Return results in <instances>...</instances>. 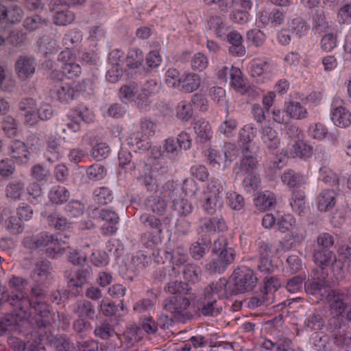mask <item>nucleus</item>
I'll return each mask as SVG.
<instances>
[{
  "label": "nucleus",
  "mask_w": 351,
  "mask_h": 351,
  "mask_svg": "<svg viewBox=\"0 0 351 351\" xmlns=\"http://www.w3.org/2000/svg\"><path fill=\"white\" fill-rule=\"evenodd\" d=\"M9 282L10 286L16 288V293L10 300V304L23 311L31 306L35 311V320L38 328L48 327L58 320V312L51 311L47 304L29 300L27 293L22 290L24 284H27L25 280L21 278H12Z\"/></svg>",
  "instance_id": "f257e3e1"
},
{
  "label": "nucleus",
  "mask_w": 351,
  "mask_h": 351,
  "mask_svg": "<svg viewBox=\"0 0 351 351\" xmlns=\"http://www.w3.org/2000/svg\"><path fill=\"white\" fill-rule=\"evenodd\" d=\"M255 136L254 128L252 125L245 126L239 133L238 144L242 153V159L240 165L233 169L237 178H242L245 173L254 172L256 168V147L252 142V138Z\"/></svg>",
  "instance_id": "f03ea898"
},
{
  "label": "nucleus",
  "mask_w": 351,
  "mask_h": 351,
  "mask_svg": "<svg viewBox=\"0 0 351 351\" xmlns=\"http://www.w3.org/2000/svg\"><path fill=\"white\" fill-rule=\"evenodd\" d=\"M227 280L221 278L212 282L204 292L199 309L204 315H217L223 309L222 300L226 297Z\"/></svg>",
  "instance_id": "7ed1b4c3"
},
{
  "label": "nucleus",
  "mask_w": 351,
  "mask_h": 351,
  "mask_svg": "<svg viewBox=\"0 0 351 351\" xmlns=\"http://www.w3.org/2000/svg\"><path fill=\"white\" fill-rule=\"evenodd\" d=\"M225 182L221 179L214 178L207 186L206 197L203 204L204 210L208 215H215L219 213L223 207V193L225 189Z\"/></svg>",
  "instance_id": "20e7f679"
},
{
  "label": "nucleus",
  "mask_w": 351,
  "mask_h": 351,
  "mask_svg": "<svg viewBox=\"0 0 351 351\" xmlns=\"http://www.w3.org/2000/svg\"><path fill=\"white\" fill-rule=\"evenodd\" d=\"M190 300L182 295H173L164 301V308L170 312L176 322H184L189 316Z\"/></svg>",
  "instance_id": "39448f33"
},
{
  "label": "nucleus",
  "mask_w": 351,
  "mask_h": 351,
  "mask_svg": "<svg viewBox=\"0 0 351 351\" xmlns=\"http://www.w3.org/2000/svg\"><path fill=\"white\" fill-rule=\"evenodd\" d=\"M232 284L236 292L251 291L257 284L258 278L252 269L243 267L234 270L232 276Z\"/></svg>",
  "instance_id": "423d86ee"
},
{
  "label": "nucleus",
  "mask_w": 351,
  "mask_h": 351,
  "mask_svg": "<svg viewBox=\"0 0 351 351\" xmlns=\"http://www.w3.org/2000/svg\"><path fill=\"white\" fill-rule=\"evenodd\" d=\"M304 289L308 295L313 296L317 300H326L329 292L334 290L325 277L308 280L304 284Z\"/></svg>",
  "instance_id": "0eeeda50"
},
{
  "label": "nucleus",
  "mask_w": 351,
  "mask_h": 351,
  "mask_svg": "<svg viewBox=\"0 0 351 351\" xmlns=\"http://www.w3.org/2000/svg\"><path fill=\"white\" fill-rule=\"evenodd\" d=\"M61 63L62 74L68 78L78 77L81 73V67L76 62V58L70 50H64L58 56Z\"/></svg>",
  "instance_id": "6e6552de"
},
{
  "label": "nucleus",
  "mask_w": 351,
  "mask_h": 351,
  "mask_svg": "<svg viewBox=\"0 0 351 351\" xmlns=\"http://www.w3.org/2000/svg\"><path fill=\"white\" fill-rule=\"evenodd\" d=\"M230 86L238 93L244 95H252L253 98L259 95L247 85V80L243 78L242 72L238 68L232 66L230 70Z\"/></svg>",
  "instance_id": "1a4fd4ad"
},
{
  "label": "nucleus",
  "mask_w": 351,
  "mask_h": 351,
  "mask_svg": "<svg viewBox=\"0 0 351 351\" xmlns=\"http://www.w3.org/2000/svg\"><path fill=\"white\" fill-rule=\"evenodd\" d=\"M55 241H56V236L47 232L25 237L23 240L25 245L30 249H36L41 247L47 248L51 245V243Z\"/></svg>",
  "instance_id": "9d476101"
},
{
  "label": "nucleus",
  "mask_w": 351,
  "mask_h": 351,
  "mask_svg": "<svg viewBox=\"0 0 351 351\" xmlns=\"http://www.w3.org/2000/svg\"><path fill=\"white\" fill-rule=\"evenodd\" d=\"M234 257L230 251L228 252L226 256L217 255V257L213 258L206 265V270L210 274L221 273L226 270L228 265L234 262Z\"/></svg>",
  "instance_id": "9b49d317"
},
{
  "label": "nucleus",
  "mask_w": 351,
  "mask_h": 351,
  "mask_svg": "<svg viewBox=\"0 0 351 351\" xmlns=\"http://www.w3.org/2000/svg\"><path fill=\"white\" fill-rule=\"evenodd\" d=\"M259 255L258 270L265 274L273 272L275 269V266L272 264L271 261V247L267 243H260Z\"/></svg>",
  "instance_id": "f8f14e48"
},
{
  "label": "nucleus",
  "mask_w": 351,
  "mask_h": 351,
  "mask_svg": "<svg viewBox=\"0 0 351 351\" xmlns=\"http://www.w3.org/2000/svg\"><path fill=\"white\" fill-rule=\"evenodd\" d=\"M36 66V61L33 57H20L16 62V71L19 77L23 80L31 77L35 73Z\"/></svg>",
  "instance_id": "ddd939ff"
},
{
  "label": "nucleus",
  "mask_w": 351,
  "mask_h": 351,
  "mask_svg": "<svg viewBox=\"0 0 351 351\" xmlns=\"http://www.w3.org/2000/svg\"><path fill=\"white\" fill-rule=\"evenodd\" d=\"M326 300L329 304L330 314L334 317H341L346 308V304L343 301V295L334 289L329 292Z\"/></svg>",
  "instance_id": "4468645a"
},
{
  "label": "nucleus",
  "mask_w": 351,
  "mask_h": 351,
  "mask_svg": "<svg viewBox=\"0 0 351 351\" xmlns=\"http://www.w3.org/2000/svg\"><path fill=\"white\" fill-rule=\"evenodd\" d=\"M257 140L271 151L276 149L280 144L277 132L269 126L263 127L258 131Z\"/></svg>",
  "instance_id": "2eb2a0df"
},
{
  "label": "nucleus",
  "mask_w": 351,
  "mask_h": 351,
  "mask_svg": "<svg viewBox=\"0 0 351 351\" xmlns=\"http://www.w3.org/2000/svg\"><path fill=\"white\" fill-rule=\"evenodd\" d=\"M99 219L102 222L101 228L105 234H112L115 232L114 226L119 220L116 212L108 209H101L99 211Z\"/></svg>",
  "instance_id": "dca6fc26"
},
{
  "label": "nucleus",
  "mask_w": 351,
  "mask_h": 351,
  "mask_svg": "<svg viewBox=\"0 0 351 351\" xmlns=\"http://www.w3.org/2000/svg\"><path fill=\"white\" fill-rule=\"evenodd\" d=\"M340 317H334L329 320L328 328L334 332V341L337 346L349 344L351 341L350 337L345 336L344 331L341 330Z\"/></svg>",
  "instance_id": "f3484780"
},
{
  "label": "nucleus",
  "mask_w": 351,
  "mask_h": 351,
  "mask_svg": "<svg viewBox=\"0 0 351 351\" xmlns=\"http://www.w3.org/2000/svg\"><path fill=\"white\" fill-rule=\"evenodd\" d=\"M8 149L12 158L19 162H26L28 160L30 152L23 142L19 140L11 141L8 145Z\"/></svg>",
  "instance_id": "a211bd4d"
},
{
  "label": "nucleus",
  "mask_w": 351,
  "mask_h": 351,
  "mask_svg": "<svg viewBox=\"0 0 351 351\" xmlns=\"http://www.w3.org/2000/svg\"><path fill=\"white\" fill-rule=\"evenodd\" d=\"M193 129L196 134V141L199 143L208 142L213 136L212 127L206 120H198L194 123Z\"/></svg>",
  "instance_id": "6ab92c4d"
},
{
  "label": "nucleus",
  "mask_w": 351,
  "mask_h": 351,
  "mask_svg": "<svg viewBox=\"0 0 351 351\" xmlns=\"http://www.w3.org/2000/svg\"><path fill=\"white\" fill-rule=\"evenodd\" d=\"M199 228L202 232L211 233L223 231L226 229V226L223 219L220 216L201 219Z\"/></svg>",
  "instance_id": "aec40b11"
},
{
  "label": "nucleus",
  "mask_w": 351,
  "mask_h": 351,
  "mask_svg": "<svg viewBox=\"0 0 351 351\" xmlns=\"http://www.w3.org/2000/svg\"><path fill=\"white\" fill-rule=\"evenodd\" d=\"M208 152V159L210 164L215 168L224 170L228 160L227 152L223 149H210Z\"/></svg>",
  "instance_id": "412c9836"
},
{
  "label": "nucleus",
  "mask_w": 351,
  "mask_h": 351,
  "mask_svg": "<svg viewBox=\"0 0 351 351\" xmlns=\"http://www.w3.org/2000/svg\"><path fill=\"white\" fill-rule=\"evenodd\" d=\"M336 204V194L333 190L322 191L317 197V208L322 212L332 209Z\"/></svg>",
  "instance_id": "4be33fe9"
},
{
  "label": "nucleus",
  "mask_w": 351,
  "mask_h": 351,
  "mask_svg": "<svg viewBox=\"0 0 351 351\" xmlns=\"http://www.w3.org/2000/svg\"><path fill=\"white\" fill-rule=\"evenodd\" d=\"M331 119L335 125L340 128H346L351 124V113L342 106L333 110Z\"/></svg>",
  "instance_id": "5701e85b"
},
{
  "label": "nucleus",
  "mask_w": 351,
  "mask_h": 351,
  "mask_svg": "<svg viewBox=\"0 0 351 351\" xmlns=\"http://www.w3.org/2000/svg\"><path fill=\"white\" fill-rule=\"evenodd\" d=\"M160 195L168 202L171 200L173 202L182 196L181 189L176 182L169 180L162 186Z\"/></svg>",
  "instance_id": "b1692460"
},
{
  "label": "nucleus",
  "mask_w": 351,
  "mask_h": 351,
  "mask_svg": "<svg viewBox=\"0 0 351 351\" xmlns=\"http://www.w3.org/2000/svg\"><path fill=\"white\" fill-rule=\"evenodd\" d=\"M168 254L170 255L172 261L173 271H175L176 268L185 265L189 259L188 254L182 245L175 246Z\"/></svg>",
  "instance_id": "393cba45"
},
{
  "label": "nucleus",
  "mask_w": 351,
  "mask_h": 351,
  "mask_svg": "<svg viewBox=\"0 0 351 351\" xmlns=\"http://www.w3.org/2000/svg\"><path fill=\"white\" fill-rule=\"evenodd\" d=\"M74 312L83 320L86 318L93 319L95 315V311L93 304L86 300H78L77 302Z\"/></svg>",
  "instance_id": "a878e982"
},
{
  "label": "nucleus",
  "mask_w": 351,
  "mask_h": 351,
  "mask_svg": "<svg viewBox=\"0 0 351 351\" xmlns=\"http://www.w3.org/2000/svg\"><path fill=\"white\" fill-rule=\"evenodd\" d=\"M282 182L290 188H299L305 184V178L292 170L285 171L281 176Z\"/></svg>",
  "instance_id": "bb28decb"
},
{
  "label": "nucleus",
  "mask_w": 351,
  "mask_h": 351,
  "mask_svg": "<svg viewBox=\"0 0 351 351\" xmlns=\"http://www.w3.org/2000/svg\"><path fill=\"white\" fill-rule=\"evenodd\" d=\"M158 90V85L154 80L147 81L141 87V93L137 96V100L142 104L148 102L149 99L155 95Z\"/></svg>",
  "instance_id": "cd10ccee"
},
{
  "label": "nucleus",
  "mask_w": 351,
  "mask_h": 351,
  "mask_svg": "<svg viewBox=\"0 0 351 351\" xmlns=\"http://www.w3.org/2000/svg\"><path fill=\"white\" fill-rule=\"evenodd\" d=\"M254 204L258 210H266L275 206L276 198L272 193L266 191L254 199Z\"/></svg>",
  "instance_id": "c85d7f7f"
},
{
  "label": "nucleus",
  "mask_w": 351,
  "mask_h": 351,
  "mask_svg": "<svg viewBox=\"0 0 351 351\" xmlns=\"http://www.w3.org/2000/svg\"><path fill=\"white\" fill-rule=\"evenodd\" d=\"M309 28L306 22L300 17H295L289 23V31L298 38L305 36Z\"/></svg>",
  "instance_id": "c756f323"
},
{
  "label": "nucleus",
  "mask_w": 351,
  "mask_h": 351,
  "mask_svg": "<svg viewBox=\"0 0 351 351\" xmlns=\"http://www.w3.org/2000/svg\"><path fill=\"white\" fill-rule=\"evenodd\" d=\"M312 154L313 147L301 141H295L290 151V154L293 158H309Z\"/></svg>",
  "instance_id": "7c9ffc66"
},
{
  "label": "nucleus",
  "mask_w": 351,
  "mask_h": 351,
  "mask_svg": "<svg viewBox=\"0 0 351 351\" xmlns=\"http://www.w3.org/2000/svg\"><path fill=\"white\" fill-rule=\"evenodd\" d=\"M40 53L45 56L56 53L58 51L57 42L49 36H43L38 42Z\"/></svg>",
  "instance_id": "2f4dec72"
},
{
  "label": "nucleus",
  "mask_w": 351,
  "mask_h": 351,
  "mask_svg": "<svg viewBox=\"0 0 351 351\" xmlns=\"http://www.w3.org/2000/svg\"><path fill=\"white\" fill-rule=\"evenodd\" d=\"M58 128L64 133L71 134L79 131L80 125L78 121L75 118L66 116L58 122Z\"/></svg>",
  "instance_id": "473e14b6"
},
{
  "label": "nucleus",
  "mask_w": 351,
  "mask_h": 351,
  "mask_svg": "<svg viewBox=\"0 0 351 351\" xmlns=\"http://www.w3.org/2000/svg\"><path fill=\"white\" fill-rule=\"evenodd\" d=\"M201 84V78L199 75L195 73H187L182 79V88L188 93H191L197 90Z\"/></svg>",
  "instance_id": "72a5a7b5"
},
{
  "label": "nucleus",
  "mask_w": 351,
  "mask_h": 351,
  "mask_svg": "<svg viewBox=\"0 0 351 351\" xmlns=\"http://www.w3.org/2000/svg\"><path fill=\"white\" fill-rule=\"evenodd\" d=\"M227 39L228 42L232 44V46L229 49L231 53L235 55L243 54L244 51L242 46L243 38L239 32L232 31L228 33L227 35Z\"/></svg>",
  "instance_id": "f704fd0d"
},
{
  "label": "nucleus",
  "mask_w": 351,
  "mask_h": 351,
  "mask_svg": "<svg viewBox=\"0 0 351 351\" xmlns=\"http://www.w3.org/2000/svg\"><path fill=\"white\" fill-rule=\"evenodd\" d=\"M314 261L321 268L328 266L335 258V255L328 250L319 249L314 253Z\"/></svg>",
  "instance_id": "c9c22d12"
},
{
  "label": "nucleus",
  "mask_w": 351,
  "mask_h": 351,
  "mask_svg": "<svg viewBox=\"0 0 351 351\" xmlns=\"http://www.w3.org/2000/svg\"><path fill=\"white\" fill-rule=\"evenodd\" d=\"M202 274L201 268L194 263H188L184 265L182 269L183 278L185 280L191 282H197Z\"/></svg>",
  "instance_id": "e433bc0d"
},
{
  "label": "nucleus",
  "mask_w": 351,
  "mask_h": 351,
  "mask_svg": "<svg viewBox=\"0 0 351 351\" xmlns=\"http://www.w3.org/2000/svg\"><path fill=\"white\" fill-rule=\"evenodd\" d=\"M50 271L49 262L46 259H40L36 263L33 278L37 281L43 280L50 274Z\"/></svg>",
  "instance_id": "4c0bfd02"
},
{
  "label": "nucleus",
  "mask_w": 351,
  "mask_h": 351,
  "mask_svg": "<svg viewBox=\"0 0 351 351\" xmlns=\"http://www.w3.org/2000/svg\"><path fill=\"white\" fill-rule=\"evenodd\" d=\"M49 197L51 202L59 204L67 201L69 197V192L63 186H56L49 191Z\"/></svg>",
  "instance_id": "58836bf2"
},
{
  "label": "nucleus",
  "mask_w": 351,
  "mask_h": 351,
  "mask_svg": "<svg viewBox=\"0 0 351 351\" xmlns=\"http://www.w3.org/2000/svg\"><path fill=\"white\" fill-rule=\"evenodd\" d=\"M285 106L290 119H302L307 116L306 110L299 102L291 101L286 104Z\"/></svg>",
  "instance_id": "ea45409f"
},
{
  "label": "nucleus",
  "mask_w": 351,
  "mask_h": 351,
  "mask_svg": "<svg viewBox=\"0 0 351 351\" xmlns=\"http://www.w3.org/2000/svg\"><path fill=\"white\" fill-rule=\"evenodd\" d=\"M75 90L69 84H64L56 90L58 100L62 103L68 104L74 99Z\"/></svg>",
  "instance_id": "a19ab883"
},
{
  "label": "nucleus",
  "mask_w": 351,
  "mask_h": 351,
  "mask_svg": "<svg viewBox=\"0 0 351 351\" xmlns=\"http://www.w3.org/2000/svg\"><path fill=\"white\" fill-rule=\"evenodd\" d=\"M1 129L8 137L12 138L17 134L18 125L12 117L8 115L1 120Z\"/></svg>",
  "instance_id": "79ce46f5"
},
{
  "label": "nucleus",
  "mask_w": 351,
  "mask_h": 351,
  "mask_svg": "<svg viewBox=\"0 0 351 351\" xmlns=\"http://www.w3.org/2000/svg\"><path fill=\"white\" fill-rule=\"evenodd\" d=\"M227 202L230 208L234 211H242L245 205L243 197L237 192H230L227 194Z\"/></svg>",
  "instance_id": "37998d69"
},
{
  "label": "nucleus",
  "mask_w": 351,
  "mask_h": 351,
  "mask_svg": "<svg viewBox=\"0 0 351 351\" xmlns=\"http://www.w3.org/2000/svg\"><path fill=\"white\" fill-rule=\"evenodd\" d=\"M47 221L49 226L59 230H64L69 228L72 223L70 219H67L66 217H61L56 214L49 215L47 217Z\"/></svg>",
  "instance_id": "c03bdc74"
},
{
  "label": "nucleus",
  "mask_w": 351,
  "mask_h": 351,
  "mask_svg": "<svg viewBox=\"0 0 351 351\" xmlns=\"http://www.w3.org/2000/svg\"><path fill=\"white\" fill-rule=\"evenodd\" d=\"M66 243L65 241L56 236V241L53 242V243H51V245L46 248V253L49 257L58 258L64 254L66 249L64 245Z\"/></svg>",
  "instance_id": "a18cd8bd"
},
{
  "label": "nucleus",
  "mask_w": 351,
  "mask_h": 351,
  "mask_svg": "<svg viewBox=\"0 0 351 351\" xmlns=\"http://www.w3.org/2000/svg\"><path fill=\"white\" fill-rule=\"evenodd\" d=\"M167 199L162 198L160 195L158 197H154L152 199H149L147 202V207L154 213L162 215L167 210Z\"/></svg>",
  "instance_id": "49530a36"
},
{
  "label": "nucleus",
  "mask_w": 351,
  "mask_h": 351,
  "mask_svg": "<svg viewBox=\"0 0 351 351\" xmlns=\"http://www.w3.org/2000/svg\"><path fill=\"white\" fill-rule=\"evenodd\" d=\"M24 189V183L21 181H17L10 183L5 189V195L8 198L11 199H19Z\"/></svg>",
  "instance_id": "de8ad7c7"
},
{
  "label": "nucleus",
  "mask_w": 351,
  "mask_h": 351,
  "mask_svg": "<svg viewBox=\"0 0 351 351\" xmlns=\"http://www.w3.org/2000/svg\"><path fill=\"white\" fill-rule=\"evenodd\" d=\"M65 213L70 220L81 216L84 213V207L78 201H71L65 206Z\"/></svg>",
  "instance_id": "09e8293b"
},
{
  "label": "nucleus",
  "mask_w": 351,
  "mask_h": 351,
  "mask_svg": "<svg viewBox=\"0 0 351 351\" xmlns=\"http://www.w3.org/2000/svg\"><path fill=\"white\" fill-rule=\"evenodd\" d=\"M290 205L293 211L299 215L302 213L305 209V196L300 191L293 193Z\"/></svg>",
  "instance_id": "8fccbe9b"
},
{
  "label": "nucleus",
  "mask_w": 351,
  "mask_h": 351,
  "mask_svg": "<svg viewBox=\"0 0 351 351\" xmlns=\"http://www.w3.org/2000/svg\"><path fill=\"white\" fill-rule=\"evenodd\" d=\"M173 210H174L178 215L180 216H186L191 213L192 211V206L189 204L186 199H184L182 196L176 199L175 202H172L171 206Z\"/></svg>",
  "instance_id": "3c124183"
},
{
  "label": "nucleus",
  "mask_w": 351,
  "mask_h": 351,
  "mask_svg": "<svg viewBox=\"0 0 351 351\" xmlns=\"http://www.w3.org/2000/svg\"><path fill=\"white\" fill-rule=\"evenodd\" d=\"M213 250L217 255L226 256L228 254V252L230 251L232 255L235 256L234 250L228 245L227 239L224 237H220L214 242Z\"/></svg>",
  "instance_id": "603ef678"
},
{
  "label": "nucleus",
  "mask_w": 351,
  "mask_h": 351,
  "mask_svg": "<svg viewBox=\"0 0 351 351\" xmlns=\"http://www.w3.org/2000/svg\"><path fill=\"white\" fill-rule=\"evenodd\" d=\"M110 152L109 146L106 143H97L91 149V156L99 160L108 156Z\"/></svg>",
  "instance_id": "864d4df0"
},
{
  "label": "nucleus",
  "mask_w": 351,
  "mask_h": 351,
  "mask_svg": "<svg viewBox=\"0 0 351 351\" xmlns=\"http://www.w3.org/2000/svg\"><path fill=\"white\" fill-rule=\"evenodd\" d=\"M127 65L130 68H137L143 62V53L138 49H132L127 57Z\"/></svg>",
  "instance_id": "5fc2aeb1"
},
{
  "label": "nucleus",
  "mask_w": 351,
  "mask_h": 351,
  "mask_svg": "<svg viewBox=\"0 0 351 351\" xmlns=\"http://www.w3.org/2000/svg\"><path fill=\"white\" fill-rule=\"evenodd\" d=\"M280 287V283L278 280L274 277H270L267 278L265 281V286L263 291L266 295H267L271 300L274 302V293Z\"/></svg>",
  "instance_id": "6e6d98bb"
},
{
  "label": "nucleus",
  "mask_w": 351,
  "mask_h": 351,
  "mask_svg": "<svg viewBox=\"0 0 351 351\" xmlns=\"http://www.w3.org/2000/svg\"><path fill=\"white\" fill-rule=\"evenodd\" d=\"M305 326L313 330H320L324 326V321L318 312H314L306 321Z\"/></svg>",
  "instance_id": "4d7b16f0"
},
{
  "label": "nucleus",
  "mask_w": 351,
  "mask_h": 351,
  "mask_svg": "<svg viewBox=\"0 0 351 351\" xmlns=\"http://www.w3.org/2000/svg\"><path fill=\"white\" fill-rule=\"evenodd\" d=\"M137 93V85L135 83L126 84L121 87L119 97L125 101H132Z\"/></svg>",
  "instance_id": "13d9d810"
},
{
  "label": "nucleus",
  "mask_w": 351,
  "mask_h": 351,
  "mask_svg": "<svg viewBox=\"0 0 351 351\" xmlns=\"http://www.w3.org/2000/svg\"><path fill=\"white\" fill-rule=\"evenodd\" d=\"M106 173V168L101 164L95 163L86 169V174L89 179L101 180Z\"/></svg>",
  "instance_id": "bf43d9fd"
},
{
  "label": "nucleus",
  "mask_w": 351,
  "mask_h": 351,
  "mask_svg": "<svg viewBox=\"0 0 351 351\" xmlns=\"http://www.w3.org/2000/svg\"><path fill=\"white\" fill-rule=\"evenodd\" d=\"M82 38V35L80 31L71 30L68 32L63 38L64 45L66 47V50H69V48H72L76 44L79 43Z\"/></svg>",
  "instance_id": "052dcab7"
},
{
  "label": "nucleus",
  "mask_w": 351,
  "mask_h": 351,
  "mask_svg": "<svg viewBox=\"0 0 351 351\" xmlns=\"http://www.w3.org/2000/svg\"><path fill=\"white\" fill-rule=\"evenodd\" d=\"M208 64V60L206 55L198 52L191 59V67L193 70L202 71Z\"/></svg>",
  "instance_id": "680f3d73"
},
{
  "label": "nucleus",
  "mask_w": 351,
  "mask_h": 351,
  "mask_svg": "<svg viewBox=\"0 0 351 351\" xmlns=\"http://www.w3.org/2000/svg\"><path fill=\"white\" fill-rule=\"evenodd\" d=\"M165 83L169 87L177 88L180 86L182 79L180 73L176 69H169L165 74Z\"/></svg>",
  "instance_id": "e2e57ef3"
},
{
  "label": "nucleus",
  "mask_w": 351,
  "mask_h": 351,
  "mask_svg": "<svg viewBox=\"0 0 351 351\" xmlns=\"http://www.w3.org/2000/svg\"><path fill=\"white\" fill-rule=\"evenodd\" d=\"M247 39L254 46H262L265 40V34L259 29H251L247 33Z\"/></svg>",
  "instance_id": "0e129e2a"
},
{
  "label": "nucleus",
  "mask_w": 351,
  "mask_h": 351,
  "mask_svg": "<svg viewBox=\"0 0 351 351\" xmlns=\"http://www.w3.org/2000/svg\"><path fill=\"white\" fill-rule=\"evenodd\" d=\"M337 44V36L332 33L325 34L321 40V48L326 52H330L335 49Z\"/></svg>",
  "instance_id": "69168bd1"
},
{
  "label": "nucleus",
  "mask_w": 351,
  "mask_h": 351,
  "mask_svg": "<svg viewBox=\"0 0 351 351\" xmlns=\"http://www.w3.org/2000/svg\"><path fill=\"white\" fill-rule=\"evenodd\" d=\"M178 117L185 121H188L193 115V107L190 102L181 101L177 106Z\"/></svg>",
  "instance_id": "338daca9"
},
{
  "label": "nucleus",
  "mask_w": 351,
  "mask_h": 351,
  "mask_svg": "<svg viewBox=\"0 0 351 351\" xmlns=\"http://www.w3.org/2000/svg\"><path fill=\"white\" fill-rule=\"evenodd\" d=\"M245 175H247V177L243 179V185L245 189L247 191L256 190L261 183L259 176L254 172L245 173Z\"/></svg>",
  "instance_id": "774afa93"
}]
</instances>
